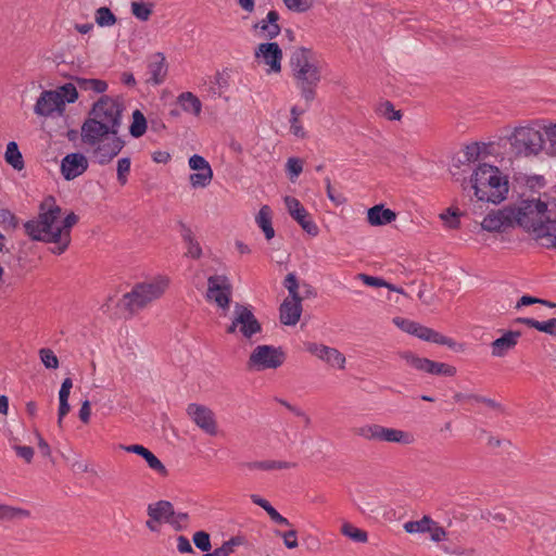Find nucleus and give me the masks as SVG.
<instances>
[{"label": "nucleus", "instance_id": "f257e3e1", "mask_svg": "<svg viewBox=\"0 0 556 556\" xmlns=\"http://www.w3.org/2000/svg\"><path fill=\"white\" fill-rule=\"evenodd\" d=\"M122 121L123 105L117 99L102 96L91 105L80 126V140L96 164L109 165L124 149Z\"/></svg>", "mask_w": 556, "mask_h": 556}, {"label": "nucleus", "instance_id": "f03ea898", "mask_svg": "<svg viewBox=\"0 0 556 556\" xmlns=\"http://www.w3.org/2000/svg\"><path fill=\"white\" fill-rule=\"evenodd\" d=\"M77 222L78 216L74 212L62 216L55 199L47 197L39 205L37 218L26 222L24 229L31 240L52 244L51 253L61 255L72 242V228Z\"/></svg>", "mask_w": 556, "mask_h": 556}, {"label": "nucleus", "instance_id": "7ed1b4c3", "mask_svg": "<svg viewBox=\"0 0 556 556\" xmlns=\"http://www.w3.org/2000/svg\"><path fill=\"white\" fill-rule=\"evenodd\" d=\"M513 207L516 225L536 238L552 236L556 231L555 201L523 200Z\"/></svg>", "mask_w": 556, "mask_h": 556}, {"label": "nucleus", "instance_id": "20e7f679", "mask_svg": "<svg viewBox=\"0 0 556 556\" xmlns=\"http://www.w3.org/2000/svg\"><path fill=\"white\" fill-rule=\"evenodd\" d=\"M290 67L301 97L311 103L321 80V66L316 54L306 48H298L290 58Z\"/></svg>", "mask_w": 556, "mask_h": 556}, {"label": "nucleus", "instance_id": "39448f33", "mask_svg": "<svg viewBox=\"0 0 556 556\" xmlns=\"http://www.w3.org/2000/svg\"><path fill=\"white\" fill-rule=\"evenodd\" d=\"M471 187L480 201L498 204L508 194V179L493 165L480 164L471 175Z\"/></svg>", "mask_w": 556, "mask_h": 556}, {"label": "nucleus", "instance_id": "423d86ee", "mask_svg": "<svg viewBox=\"0 0 556 556\" xmlns=\"http://www.w3.org/2000/svg\"><path fill=\"white\" fill-rule=\"evenodd\" d=\"M170 279L165 275H157L149 280L136 283L132 289L121 299L123 305L129 312H137L160 299L168 289Z\"/></svg>", "mask_w": 556, "mask_h": 556}, {"label": "nucleus", "instance_id": "0eeeda50", "mask_svg": "<svg viewBox=\"0 0 556 556\" xmlns=\"http://www.w3.org/2000/svg\"><path fill=\"white\" fill-rule=\"evenodd\" d=\"M545 127L538 122H532L514 128L507 137L513 152L522 156L538 155L544 147Z\"/></svg>", "mask_w": 556, "mask_h": 556}, {"label": "nucleus", "instance_id": "6e6552de", "mask_svg": "<svg viewBox=\"0 0 556 556\" xmlns=\"http://www.w3.org/2000/svg\"><path fill=\"white\" fill-rule=\"evenodd\" d=\"M78 99L76 86L72 83L64 84L54 90H45L40 93L34 106L38 116L50 117L54 114L62 115L67 103H74Z\"/></svg>", "mask_w": 556, "mask_h": 556}, {"label": "nucleus", "instance_id": "1a4fd4ad", "mask_svg": "<svg viewBox=\"0 0 556 556\" xmlns=\"http://www.w3.org/2000/svg\"><path fill=\"white\" fill-rule=\"evenodd\" d=\"M286 361V353L274 345H257L250 354L248 367L253 371L279 368Z\"/></svg>", "mask_w": 556, "mask_h": 556}, {"label": "nucleus", "instance_id": "9d476101", "mask_svg": "<svg viewBox=\"0 0 556 556\" xmlns=\"http://www.w3.org/2000/svg\"><path fill=\"white\" fill-rule=\"evenodd\" d=\"M262 327L254 316L250 306L236 304L233 317L227 328L228 333H239L244 339H251L254 334L261 332Z\"/></svg>", "mask_w": 556, "mask_h": 556}, {"label": "nucleus", "instance_id": "9b49d317", "mask_svg": "<svg viewBox=\"0 0 556 556\" xmlns=\"http://www.w3.org/2000/svg\"><path fill=\"white\" fill-rule=\"evenodd\" d=\"M207 301L214 303L225 313L229 308L231 299V285L224 275H214L207 279Z\"/></svg>", "mask_w": 556, "mask_h": 556}, {"label": "nucleus", "instance_id": "f8f14e48", "mask_svg": "<svg viewBox=\"0 0 556 556\" xmlns=\"http://www.w3.org/2000/svg\"><path fill=\"white\" fill-rule=\"evenodd\" d=\"M188 166L193 172L189 176L190 186L194 189H204L211 185L214 173L208 161L199 154H193L188 160Z\"/></svg>", "mask_w": 556, "mask_h": 556}, {"label": "nucleus", "instance_id": "ddd939ff", "mask_svg": "<svg viewBox=\"0 0 556 556\" xmlns=\"http://www.w3.org/2000/svg\"><path fill=\"white\" fill-rule=\"evenodd\" d=\"M187 415L206 434H217L216 417L210 407L198 403H191L187 407Z\"/></svg>", "mask_w": 556, "mask_h": 556}, {"label": "nucleus", "instance_id": "4468645a", "mask_svg": "<svg viewBox=\"0 0 556 556\" xmlns=\"http://www.w3.org/2000/svg\"><path fill=\"white\" fill-rule=\"evenodd\" d=\"M515 212L513 206H505L486 214L481 222L482 229L490 232H498L513 227L515 223Z\"/></svg>", "mask_w": 556, "mask_h": 556}, {"label": "nucleus", "instance_id": "2eb2a0df", "mask_svg": "<svg viewBox=\"0 0 556 556\" xmlns=\"http://www.w3.org/2000/svg\"><path fill=\"white\" fill-rule=\"evenodd\" d=\"M304 349L306 352L316 356L318 359L325 362L332 368H345V356L334 348L325 344H319L316 342H306L304 343Z\"/></svg>", "mask_w": 556, "mask_h": 556}, {"label": "nucleus", "instance_id": "dca6fc26", "mask_svg": "<svg viewBox=\"0 0 556 556\" xmlns=\"http://www.w3.org/2000/svg\"><path fill=\"white\" fill-rule=\"evenodd\" d=\"M254 55L258 62L267 66V73H280L282 51L277 42L260 43Z\"/></svg>", "mask_w": 556, "mask_h": 556}, {"label": "nucleus", "instance_id": "f3484780", "mask_svg": "<svg viewBox=\"0 0 556 556\" xmlns=\"http://www.w3.org/2000/svg\"><path fill=\"white\" fill-rule=\"evenodd\" d=\"M88 159L80 152L66 154L61 161V174L65 180H73L88 169Z\"/></svg>", "mask_w": 556, "mask_h": 556}, {"label": "nucleus", "instance_id": "a211bd4d", "mask_svg": "<svg viewBox=\"0 0 556 556\" xmlns=\"http://www.w3.org/2000/svg\"><path fill=\"white\" fill-rule=\"evenodd\" d=\"M280 321L286 326H294L302 314V299L287 298L280 305Z\"/></svg>", "mask_w": 556, "mask_h": 556}, {"label": "nucleus", "instance_id": "6ab92c4d", "mask_svg": "<svg viewBox=\"0 0 556 556\" xmlns=\"http://www.w3.org/2000/svg\"><path fill=\"white\" fill-rule=\"evenodd\" d=\"M521 333L519 331H506L502 337L495 339L491 344V352L494 357H503L518 343Z\"/></svg>", "mask_w": 556, "mask_h": 556}, {"label": "nucleus", "instance_id": "aec40b11", "mask_svg": "<svg viewBox=\"0 0 556 556\" xmlns=\"http://www.w3.org/2000/svg\"><path fill=\"white\" fill-rule=\"evenodd\" d=\"M76 89L81 92L88 93V96L93 97L104 93L108 91L109 85L105 80L99 78H86V77H74V83Z\"/></svg>", "mask_w": 556, "mask_h": 556}, {"label": "nucleus", "instance_id": "412c9836", "mask_svg": "<svg viewBox=\"0 0 556 556\" xmlns=\"http://www.w3.org/2000/svg\"><path fill=\"white\" fill-rule=\"evenodd\" d=\"M124 450L129 453H135L141 456L148 464V466L161 476L167 475V469L163 463L147 447L140 444H132L124 446Z\"/></svg>", "mask_w": 556, "mask_h": 556}, {"label": "nucleus", "instance_id": "4be33fe9", "mask_svg": "<svg viewBox=\"0 0 556 556\" xmlns=\"http://www.w3.org/2000/svg\"><path fill=\"white\" fill-rule=\"evenodd\" d=\"M279 14L276 11H269L265 18L255 24V30L260 37L273 39L280 33L278 25Z\"/></svg>", "mask_w": 556, "mask_h": 556}, {"label": "nucleus", "instance_id": "5701e85b", "mask_svg": "<svg viewBox=\"0 0 556 556\" xmlns=\"http://www.w3.org/2000/svg\"><path fill=\"white\" fill-rule=\"evenodd\" d=\"M414 336L427 342L446 345L451 349L456 348V342L453 339L445 337L442 333L426 326H422L420 324H417L416 332L414 333Z\"/></svg>", "mask_w": 556, "mask_h": 556}, {"label": "nucleus", "instance_id": "b1692460", "mask_svg": "<svg viewBox=\"0 0 556 556\" xmlns=\"http://www.w3.org/2000/svg\"><path fill=\"white\" fill-rule=\"evenodd\" d=\"M396 218L394 211L384 207L382 204L374 205L367 211V222L371 226H384Z\"/></svg>", "mask_w": 556, "mask_h": 556}, {"label": "nucleus", "instance_id": "393cba45", "mask_svg": "<svg viewBox=\"0 0 556 556\" xmlns=\"http://www.w3.org/2000/svg\"><path fill=\"white\" fill-rule=\"evenodd\" d=\"M148 80L153 85H160L164 81L167 74V64L162 53H156L152 56L148 65Z\"/></svg>", "mask_w": 556, "mask_h": 556}, {"label": "nucleus", "instance_id": "a878e982", "mask_svg": "<svg viewBox=\"0 0 556 556\" xmlns=\"http://www.w3.org/2000/svg\"><path fill=\"white\" fill-rule=\"evenodd\" d=\"M415 441V435L409 431L382 426L380 442L410 445Z\"/></svg>", "mask_w": 556, "mask_h": 556}, {"label": "nucleus", "instance_id": "bb28decb", "mask_svg": "<svg viewBox=\"0 0 556 556\" xmlns=\"http://www.w3.org/2000/svg\"><path fill=\"white\" fill-rule=\"evenodd\" d=\"M148 516L157 522H172L174 507L168 501H159L148 505Z\"/></svg>", "mask_w": 556, "mask_h": 556}, {"label": "nucleus", "instance_id": "cd10ccee", "mask_svg": "<svg viewBox=\"0 0 556 556\" xmlns=\"http://www.w3.org/2000/svg\"><path fill=\"white\" fill-rule=\"evenodd\" d=\"M250 498L253 504L262 507L269 516L273 522L280 526L290 527V521L283 517L267 500L263 498L258 494H251Z\"/></svg>", "mask_w": 556, "mask_h": 556}, {"label": "nucleus", "instance_id": "c85d7f7f", "mask_svg": "<svg viewBox=\"0 0 556 556\" xmlns=\"http://www.w3.org/2000/svg\"><path fill=\"white\" fill-rule=\"evenodd\" d=\"M257 227L264 232L266 240H271L275 237V229L273 227L271 210L268 205H263L257 215L255 216Z\"/></svg>", "mask_w": 556, "mask_h": 556}, {"label": "nucleus", "instance_id": "c756f323", "mask_svg": "<svg viewBox=\"0 0 556 556\" xmlns=\"http://www.w3.org/2000/svg\"><path fill=\"white\" fill-rule=\"evenodd\" d=\"M177 103L180 105L185 113L200 116L202 112V103L200 99L190 91L181 92L177 97Z\"/></svg>", "mask_w": 556, "mask_h": 556}, {"label": "nucleus", "instance_id": "7c9ffc66", "mask_svg": "<svg viewBox=\"0 0 556 556\" xmlns=\"http://www.w3.org/2000/svg\"><path fill=\"white\" fill-rule=\"evenodd\" d=\"M291 217L302 227V229L307 235L316 237L319 233L317 224L313 220L306 208L300 210L299 213H295Z\"/></svg>", "mask_w": 556, "mask_h": 556}, {"label": "nucleus", "instance_id": "2f4dec72", "mask_svg": "<svg viewBox=\"0 0 556 556\" xmlns=\"http://www.w3.org/2000/svg\"><path fill=\"white\" fill-rule=\"evenodd\" d=\"M4 160L15 170H22L24 168L23 155L18 150L17 143L15 141H10L7 144Z\"/></svg>", "mask_w": 556, "mask_h": 556}, {"label": "nucleus", "instance_id": "473e14b6", "mask_svg": "<svg viewBox=\"0 0 556 556\" xmlns=\"http://www.w3.org/2000/svg\"><path fill=\"white\" fill-rule=\"evenodd\" d=\"M148 128L147 118L139 110H135L131 114V123L129 126V134L134 138L142 137Z\"/></svg>", "mask_w": 556, "mask_h": 556}, {"label": "nucleus", "instance_id": "72a5a7b5", "mask_svg": "<svg viewBox=\"0 0 556 556\" xmlns=\"http://www.w3.org/2000/svg\"><path fill=\"white\" fill-rule=\"evenodd\" d=\"M30 511L21 507L0 503V520L10 521L14 519L28 518Z\"/></svg>", "mask_w": 556, "mask_h": 556}, {"label": "nucleus", "instance_id": "f704fd0d", "mask_svg": "<svg viewBox=\"0 0 556 556\" xmlns=\"http://www.w3.org/2000/svg\"><path fill=\"white\" fill-rule=\"evenodd\" d=\"M382 426L378 424H366L355 428L356 435L368 440L380 442Z\"/></svg>", "mask_w": 556, "mask_h": 556}, {"label": "nucleus", "instance_id": "c9c22d12", "mask_svg": "<svg viewBox=\"0 0 556 556\" xmlns=\"http://www.w3.org/2000/svg\"><path fill=\"white\" fill-rule=\"evenodd\" d=\"M154 9V4L151 2H146L142 0L132 1L130 3V12L131 14L139 21L146 22L150 18Z\"/></svg>", "mask_w": 556, "mask_h": 556}, {"label": "nucleus", "instance_id": "e433bc0d", "mask_svg": "<svg viewBox=\"0 0 556 556\" xmlns=\"http://www.w3.org/2000/svg\"><path fill=\"white\" fill-rule=\"evenodd\" d=\"M244 543V539L242 536H232L228 541L224 542L222 546L216 547L213 552L206 553L203 556H229L235 552L237 546H240Z\"/></svg>", "mask_w": 556, "mask_h": 556}, {"label": "nucleus", "instance_id": "4c0bfd02", "mask_svg": "<svg viewBox=\"0 0 556 556\" xmlns=\"http://www.w3.org/2000/svg\"><path fill=\"white\" fill-rule=\"evenodd\" d=\"M433 525V519L429 516H424L419 520H410L404 523L403 528L407 533H427L430 526Z\"/></svg>", "mask_w": 556, "mask_h": 556}, {"label": "nucleus", "instance_id": "58836bf2", "mask_svg": "<svg viewBox=\"0 0 556 556\" xmlns=\"http://www.w3.org/2000/svg\"><path fill=\"white\" fill-rule=\"evenodd\" d=\"M401 357L405 361L407 365H409L414 369L428 374L431 359L419 357L418 355L412 352H404L402 353Z\"/></svg>", "mask_w": 556, "mask_h": 556}, {"label": "nucleus", "instance_id": "ea45409f", "mask_svg": "<svg viewBox=\"0 0 556 556\" xmlns=\"http://www.w3.org/2000/svg\"><path fill=\"white\" fill-rule=\"evenodd\" d=\"M341 532L343 535L357 543H365L368 540V535L364 530L349 522L342 525Z\"/></svg>", "mask_w": 556, "mask_h": 556}, {"label": "nucleus", "instance_id": "a19ab883", "mask_svg": "<svg viewBox=\"0 0 556 556\" xmlns=\"http://www.w3.org/2000/svg\"><path fill=\"white\" fill-rule=\"evenodd\" d=\"M94 18H96V23L100 27H111L116 23V16L106 7H101V8L97 9Z\"/></svg>", "mask_w": 556, "mask_h": 556}, {"label": "nucleus", "instance_id": "79ce46f5", "mask_svg": "<svg viewBox=\"0 0 556 556\" xmlns=\"http://www.w3.org/2000/svg\"><path fill=\"white\" fill-rule=\"evenodd\" d=\"M39 357L47 369L59 368V358L51 349L43 348L39 350Z\"/></svg>", "mask_w": 556, "mask_h": 556}, {"label": "nucleus", "instance_id": "37998d69", "mask_svg": "<svg viewBox=\"0 0 556 556\" xmlns=\"http://www.w3.org/2000/svg\"><path fill=\"white\" fill-rule=\"evenodd\" d=\"M131 161L129 157H122L117 161L116 173L118 182L124 186L128 180Z\"/></svg>", "mask_w": 556, "mask_h": 556}, {"label": "nucleus", "instance_id": "c03bdc74", "mask_svg": "<svg viewBox=\"0 0 556 556\" xmlns=\"http://www.w3.org/2000/svg\"><path fill=\"white\" fill-rule=\"evenodd\" d=\"M428 374L452 377L456 374V368L445 363L430 361Z\"/></svg>", "mask_w": 556, "mask_h": 556}, {"label": "nucleus", "instance_id": "a18cd8bd", "mask_svg": "<svg viewBox=\"0 0 556 556\" xmlns=\"http://www.w3.org/2000/svg\"><path fill=\"white\" fill-rule=\"evenodd\" d=\"M288 10L296 13H304L311 10L315 0H282Z\"/></svg>", "mask_w": 556, "mask_h": 556}, {"label": "nucleus", "instance_id": "49530a36", "mask_svg": "<svg viewBox=\"0 0 556 556\" xmlns=\"http://www.w3.org/2000/svg\"><path fill=\"white\" fill-rule=\"evenodd\" d=\"M303 170V161L299 157H289L286 163V172L291 181H294Z\"/></svg>", "mask_w": 556, "mask_h": 556}, {"label": "nucleus", "instance_id": "de8ad7c7", "mask_svg": "<svg viewBox=\"0 0 556 556\" xmlns=\"http://www.w3.org/2000/svg\"><path fill=\"white\" fill-rule=\"evenodd\" d=\"M0 225L5 230H14L18 226V219L10 210L0 208Z\"/></svg>", "mask_w": 556, "mask_h": 556}, {"label": "nucleus", "instance_id": "09e8293b", "mask_svg": "<svg viewBox=\"0 0 556 556\" xmlns=\"http://www.w3.org/2000/svg\"><path fill=\"white\" fill-rule=\"evenodd\" d=\"M380 115L389 121H399L401 118V112L395 110L393 104L389 101L381 103L378 108Z\"/></svg>", "mask_w": 556, "mask_h": 556}, {"label": "nucleus", "instance_id": "8fccbe9b", "mask_svg": "<svg viewBox=\"0 0 556 556\" xmlns=\"http://www.w3.org/2000/svg\"><path fill=\"white\" fill-rule=\"evenodd\" d=\"M440 218L443 220L444 225L451 229L458 228L459 226V213L453 208H447L440 214Z\"/></svg>", "mask_w": 556, "mask_h": 556}, {"label": "nucleus", "instance_id": "3c124183", "mask_svg": "<svg viewBox=\"0 0 556 556\" xmlns=\"http://www.w3.org/2000/svg\"><path fill=\"white\" fill-rule=\"evenodd\" d=\"M193 543L202 552H208L211 549L210 535L204 531H198L194 533Z\"/></svg>", "mask_w": 556, "mask_h": 556}, {"label": "nucleus", "instance_id": "603ef678", "mask_svg": "<svg viewBox=\"0 0 556 556\" xmlns=\"http://www.w3.org/2000/svg\"><path fill=\"white\" fill-rule=\"evenodd\" d=\"M276 533H277V535H279L282 539L283 544L287 548L293 549L299 546L298 533L294 529H291L286 532H276Z\"/></svg>", "mask_w": 556, "mask_h": 556}, {"label": "nucleus", "instance_id": "864d4df0", "mask_svg": "<svg viewBox=\"0 0 556 556\" xmlns=\"http://www.w3.org/2000/svg\"><path fill=\"white\" fill-rule=\"evenodd\" d=\"M431 541L435 543L443 542L447 539V533L443 527L433 520V525L430 526L429 532Z\"/></svg>", "mask_w": 556, "mask_h": 556}, {"label": "nucleus", "instance_id": "5fc2aeb1", "mask_svg": "<svg viewBox=\"0 0 556 556\" xmlns=\"http://www.w3.org/2000/svg\"><path fill=\"white\" fill-rule=\"evenodd\" d=\"M393 323L401 330H403L404 332L409 333L412 336H414V333L416 332V327L418 324L416 321H413V320H409L406 318H402V317H395L393 319Z\"/></svg>", "mask_w": 556, "mask_h": 556}, {"label": "nucleus", "instance_id": "6e6d98bb", "mask_svg": "<svg viewBox=\"0 0 556 556\" xmlns=\"http://www.w3.org/2000/svg\"><path fill=\"white\" fill-rule=\"evenodd\" d=\"M283 285L289 292L288 298H300V295L298 293V289H299L298 279L293 273H290L286 276Z\"/></svg>", "mask_w": 556, "mask_h": 556}, {"label": "nucleus", "instance_id": "4d7b16f0", "mask_svg": "<svg viewBox=\"0 0 556 556\" xmlns=\"http://www.w3.org/2000/svg\"><path fill=\"white\" fill-rule=\"evenodd\" d=\"M283 203L290 216L299 213L300 210L305 208L296 198L291 195H286L283 198Z\"/></svg>", "mask_w": 556, "mask_h": 556}, {"label": "nucleus", "instance_id": "13d9d810", "mask_svg": "<svg viewBox=\"0 0 556 556\" xmlns=\"http://www.w3.org/2000/svg\"><path fill=\"white\" fill-rule=\"evenodd\" d=\"M357 278L369 287L381 288L387 286V281L379 277L369 276L366 274H358Z\"/></svg>", "mask_w": 556, "mask_h": 556}, {"label": "nucleus", "instance_id": "bf43d9fd", "mask_svg": "<svg viewBox=\"0 0 556 556\" xmlns=\"http://www.w3.org/2000/svg\"><path fill=\"white\" fill-rule=\"evenodd\" d=\"M12 448L16 452L17 456L23 458L25 462L30 463L34 457V448L30 446L12 445Z\"/></svg>", "mask_w": 556, "mask_h": 556}, {"label": "nucleus", "instance_id": "052dcab7", "mask_svg": "<svg viewBox=\"0 0 556 556\" xmlns=\"http://www.w3.org/2000/svg\"><path fill=\"white\" fill-rule=\"evenodd\" d=\"M534 303H541V304H544V305H547V306H551V307L555 306L554 303L547 302L545 300H541V299L533 298V296H530V295H523L518 301L516 307L520 308L522 306H528V305H531V304H534Z\"/></svg>", "mask_w": 556, "mask_h": 556}, {"label": "nucleus", "instance_id": "680f3d73", "mask_svg": "<svg viewBox=\"0 0 556 556\" xmlns=\"http://www.w3.org/2000/svg\"><path fill=\"white\" fill-rule=\"evenodd\" d=\"M535 329L541 332L556 336V318H552L546 321H539V325H535Z\"/></svg>", "mask_w": 556, "mask_h": 556}, {"label": "nucleus", "instance_id": "e2e57ef3", "mask_svg": "<svg viewBox=\"0 0 556 556\" xmlns=\"http://www.w3.org/2000/svg\"><path fill=\"white\" fill-rule=\"evenodd\" d=\"M326 185H327V197L333 204L339 206L346 202V199L344 198V195L342 193L333 192V190L331 188V182L329 179H326Z\"/></svg>", "mask_w": 556, "mask_h": 556}, {"label": "nucleus", "instance_id": "0e129e2a", "mask_svg": "<svg viewBox=\"0 0 556 556\" xmlns=\"http://www.w3.org/2000/svg\"><path fill=\"white\" fill-rule=\"evenodd\" d=\"M545 135L551 144L552 152L556 155V124H549L545 127Z\"/></svg>", "mask_w": 556, "mask_h": 556}, {"label": "nucleus", "instance_id": "69168bd1", "mask_svg": "<svg viewBox=\"0 0 556 556\" xmlns=\"http://www.w3.org/2000/svg\"><path fill=\"white\" fill-rule=\"evenodd\" d=\"M229 73L224 71L217 73L215 76L216 85L218 86L219 91H225L229 87Z\"/></svg>", "mask_w": 556, "mask_h": 556}, {"label": "nucleus", "instance_id": "338daca9", "mask_svg": "<svg viewBox=\"0 0 556 556\" xmlns=\"http://www.w3.org/2000/svg\"><path fill=\"white\" fill-rule=\"evenodd\" d=\"M202 255V249L200 247V243L195 240L194 242H191L187 244V251L186 256L191 258H200Z\"/></svg>", "mask_w": 556, "mask_h": 556}, {"label": "nucleus", "instance_id": "774afa93", "mask_svg": "<svg viewBox=\"0 0 556 556\" xmlns=\"http://www.w3.org/2000/svg\"><path fill=\"white\" fill-rule=\"evenodd\" d=\"M79 419L84 422V424H88L89 420H90V415H91V408H90V402L88 400L84 401L81 403V406H80V409H79Z\"/></svg>", "mask_w": 556, "mask_h": 556}]
</instances>
